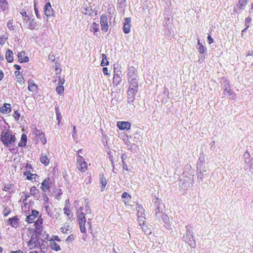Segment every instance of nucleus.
<instances>
[{"instance_id":"1","label":"nucleus","mask_w":253,"mask_h":253,"mask_svg":"<svg viewBox=\"0 0 253 253\" xmlns=\"http://www.w3.org/2000/svg\"><path fill=\"white\" fill-rule=\"evenodd\" d=\"M84 209V207L83 206L80 207L77 211V217L78 222L80 226V228L81 232L85 233L87 228L88 229H91V218H88L87 223H86V218L85 217V214H91V210L89 206L86 205L85 206L84 211L85 213H84L83 211Z\"/></svg>"},{"instance_id":"2","label":"nucleus","mask_w":253,"mask_h":253,"mask_svg":"<svg viewBox=\"0 0 253 253\" xmlns=\"http://www.w3.org/2000/svg\"><path fill=\"white\" fill-rule=\"evenodd\" d=\"M186 232L182 237L183 241L186 244H188L191 248L195 249L196 247V243L194 238L192 227L188 225L186 226Z\"/></svg>"},{"instance_id":"3","label":"nucleus","mask_w":253,"mask_h":253,"mask_svg":"<svg viewBox=\"0 0 253 253\" xmlns=\"http://www.w3.org/2000/svg\"><path fill=\"white\" fill-rule=\"evenodd\" d=\"M15 137L14 135L9 133L8 130L2 132L1 135V140L6 147H11L15 141Z\"/></svg>"},{"instance_id":"4","label":"nucleus","mask_w":253,"mask_h":253,"mask_svg":"<svg viewBox=\"0 0 253 253\" xmlns=\"http://www.w3.org/2000/svg\"><path fill=\"white\" fill-rule=\"evenodd\" d=\"M77 165L78 170L81 172H85L87 169V164L80 155H77Z\"/></svg>"},{"instance_id":"5","label":"nucleus","mask_w":253,"mask_h":253,"mask_svg":"<svg viewBox=\"0 0 253 253\" xmlns=\"http://www.w3.org/2000/svg\"><path fill=\"white\" fill-rule=\"evenodd\" d=\"M246 167L249 169L250 172L253 173V157L251 158L249 153L247 151L244 154Z\"/></svg>"},{"instance_id":"6","label":"nucleus","mask_w":253,"mask_h":253,"mask_svg":"<svg viewBox=\"0 0 253 253\" xmlns=\"http://www.w3.org/2000/svg\"><path fill=\"white\" fill-rule=\"evenodd\" d=\"M248 3V0H239L238 2L234 7V12L240 13L242 10L245 9L246 5Z\"/></svg>"},{"instance_id":"7","label":"nucleus","mask_w":253,"mask_h":253,"mask_svg":"<svg viewBox=\"0 0 253 253\" xmlns=\"http://www.w3.org/2000/svg\"><path fill=\"white\" fill-rule=\"evenodd\" d=\"M223 93L225 94H227L228 97L231 99H235L236 98V95L234 92L231 91L229 83L227 81L225 82V88L223 90Z\"/></svg>"},{"instance_id":"8","label":"nucleus","mask_w":253,"mask_h":253,"mask_svg":"<svg viewBox=\"0 0 253 253\" xmlns=\"http://www.w3.org/2000/svg\"><path fill=\"white\" fill-rule=\"evenodd\" d=\"M160 201L157 199V201L155 203V206L156 207L155 209L156 215L157 217H160L162 216L163 219L167 218V215L164 213H162V210L160 207Z\"/></svg>"},{"instance_id":"9","label":"nucleus","mask_w":253,"mask_h":253,"mask_svg":"<svg viewBox=\"0 0 253 253\" xmlns=\"http://www.w3.org/2000/svg\"><path fill=\"white\" fill-rule=\"evenodd\" d=\"M52 184L50 178L47 177L44 179L41 184V188L44 192L49 191Z\"/></svg>"},{"instance_id":"10","label":"nucleus","mask_w":253,"mask_h":253,"mask_svg":"<svg viewBox=\"0 0 253 253\" xmlns=\"http://www.w3.org/2000/svg\"><path fill=\"white\" fill-rule=\"evenodd\" d=\"M101 30L106 32L108 30V18L106 14H102L100 17Z\"/></svg>"},{"instance_id":"11","label":"nucleus","mask_w":253,"mask_h":253,"mask_svg":"<svg viewBox=\"0 0 253 253\" xmlns=\"http://www.w3.org/2000/svg\"><path fill=\"white\" fill-rule=\"evenodd\" d=\"M40 240H41L38 239L36 236H33L28 242V246L30 249L39 248Z\"/></svg>"},{"instance_id":"12","label":"nucleus","mask_w":253,"mask_h":253,"mask_svg":"<svg viewBox=\"0 0 253 253\" xmlns=\"http://www.w3.org/2000/svg\"><path fill=\"white\" fill-rule=\"evenodd\" d=\"M39 212L36 210H33L31 211V214L27 216L26 221L29 223H33L36 218L39 215Z\"/></svg>"},{"instance_id":"13","label":"nucleus","mask_w":253,"mask_h":253,"mask_svg":"<svg viewBox=\"0 0 253 253\" xmlns=\"http://www.w3.org/2000/svg\"><path fill=\"white\" fill-rule=\"evenodd\" d=\"M131 19L127 17L125 19L123 24V32L125 34H128L130 31Z\"/></svg>"},{"instance_id":"14","label":"nucleus","mask_w":253,"mask_h":253,"mask_svg":"<svg viewBox=\"0 0 253 253\" xmlns=\"http://www.w3.org/2000/svg\"><path fill=\"white\" fill-rule=\"evenodd\" d=\"M131 124L128 122H118L117 126L121 130H128L130 128Z\"/></svg>"},{"instance_id":"15","label":"nucleus","mask_w":253,"mask_h":253,"mask_svg":"<svg viewBox=\"0 0 253 253\" xmlns=\"http://www.w3.org/2000/svg\"><path fill=\"white\" fill-rule=\"evenodd\" d=\"M8 222L12 227L16 228L19 225V219L17 216H15L12 218H9Z\"/></svg>"},{"instance_id":"16","label":"nucleus","mask_w":253,"mask_h":253,"mask_svg":"<svg viewBox=\"0 0 253 253\" xmlns=\"http://www.w3.org/2000/svg\"><path fill=\"white\" fill-rule=\"evenodd\" d=\"M205 156L204 153L202 152L200 154V156L197 161V169L205 168Z\"/></svg>"},{"instance_id":"17","label":"nucleus","mask_w":253,"mask_h":253,"mask_svg":"<svg viewBox=\"0 0 253 253\" xmlns=\"http://www.w3.org/2000/svg\"><path fill=\"white\" fill-rule=\"evenodd\" d=\"M44 13L47 17L53 14V9L50 2L46 3L44 5Z\"/></svg>"},{"instance_id":"18","label":"nucleus","mask_w":253,"mask_h":253,"mask_svg":"<svg viewBox=\"0 0 253 253\" xmlns=\"http://www.w3.org/2000/svg\"><path fill=\"white\" fill-rule=\"evenodd\" d=\"M137 211V217L144 218L145 216V210L143 207L140 205H137L136 207Z\"/></svg>"},{"instance_id":"19","label":"nucleus","mask_w":253,"mask_h":253,"mask_svg":"<svg viewBox=\"0 0 253 253\" xmlns=\"http://www.w3.org/2000/svg\"><path fill=\"white\" fill-rule=\"evenodd\" d=\"M197 172H198V179L202 181L203 178L207 176V174L206 173V170L205 169V168H201L197 169Z\"/></svg>"},{"instance_id":"20","label":"nucleus","mask_w":253,"mask_h":253,"mask_svg":"<svg viewBox=\"0 0 253 253\" xmlns=\"http://www.w3.org/2000/svg\"><path fill=\"white\" fill-rule=\"evenodd\" d=\"M121 72L118 71L117 72H115V74L113 78V84H115L117 85L121 81Z\"/></svg>"},{"instance_id":"21","label":"nucleus","mask_w":253,"mask_h":253,"mask_svg":"<svg viewBox=\"0 0 253 253\" xmlns=\"http://www.w3.org/2000/svg\"><path fill=\"white\" fill-rule=\"evenodd\" d=\"M82 13L84 14L91 16L93 13V11L91 6H84L82 8Z\"/></svg>"},{"instance_id":"22","label":"nucleus","mask_w":253,"mask_h":253,"mask_svg":"<svg viewBox=\"0 0 253 253\" xmlns=\"http://www.w3.org/2000/svg\"><path fill=\"white\" fill-rule=\"evenodd\" d=\"M25 53L24 51H21L18 53V57L19 60L21 63L28 62L29 61V58L28 56L25 55Z\"/></svg>"},{"instance_id":"23","label":"nucleus","mask_w":253,"mask_h":253,"mask_svg":"<svg viewBox=\"0 0 253 253\" xmlns=\"http://www.w3.org/2000/svg\"><path fill=\"white\" fill-rule=\"evenodd\" d=\"M13 53L12 51L8 49L5 53V58L8 62L11 63L13 60Z\"/></svg>"},{"instance_id":"24","label":"nucleus","mask_w":253,"mask_h":253,"mask_svg":"<svg viewBox=\"0 0 253 253\" xmlns=\"http://www.w3.org/2000/svg\"><path fill=\"white\" fill-rule=\"evenodd\" d=\"M99 30V25L93 22L90 27V31L94 33V35L97 36V32Z\"/></svg>"},{"instance_id":"25","label":"nucleus","mask_w":253,"mask_h":253,"mask_svg":"<svg viewBox=\"0 0 253 253\" xmlns=\"http://www.w3.org/2000/svg\"><path fill=\"white\" fill-rule=\"evenodd\" d=\"M64 213L66 214L69 219L72 217L73 214L70 210V206L68 204H66L64 208L63 209Z\"/></svg>"},{"instance_id":"26","label":"nucleus","mask_w":253,"mask_h":253,"mask_svg":"<svg viewBox=\"0 0 253 253\" xmlns=\"http://www.w3.org/2000/svg\"><path fill=\"white\" fill-rule=\"evenodd\" d=\"M0 111L2 113H9L11 111L10 105L5 104L0 109Z\"/></svg>"},{"instance_id":"27","label":"nucleus","mask_w":253,"mask_h":253,"mask_svg":"<svg viewBox=\"0 0 253 253\" xmlns=\"http://www.w3.org/2000/svg\"><path fill=\"white\" fill-rule=\"evenodd\" d=\"M40 161L45 166H47L49 163V160L47 156L43 153L42 154L40 157Z\"/></svg>"},{"instance_id":"28","label":"nucleus","mask_w":253,"mask_h":253,"mask_svg":"<svg viewBox=\"0 0 253 253\" xmlns=\"http://www.w3.org/2000/svg\"><path fill=\"white\" fill-rule=\"evenodd\" d=\"M251 17H252L251 15L250 14V16H249L248 17H247L246 18V20H245V25H246V27L242 31V36L243 35V33L246 32L247 29L250 27V23H251V22L252 21Z\"/></svg>"},{"instance_id":"29","label":"nucleus","mask_w":253,"mask_h":253,"mask_svg":"<svg viewBox=\"0 0 253 253\" xmlns=\"http://www.w3.org/2000/svg\"><path fill=\"white\" fill-rule=\"evenodd\" d=\"M28 89L31 91H34L37 88V85H36L34 82L32 80H30L28 82Z\"/></svg>"},{"instance_id":"30","label":"nucleus","mask_w":253,"mask_h":253,"mask_svg":"<svg viewBox=\"0 0 253 253\" xmlns=\"http://www.w3.org/2000/svg\"><path fill=\"white\" fill-rule=\"evenodd\" d=\"M50 246L51 248L55 251H58L60 250V246L55 243L54 240H50Z\"/></svg>"},{"instance_id":"31","label":"nucleus","mask_w":253,"mask_h":253,"mask_svg":"<svg viewBox=\"0 0 253 253\" xmlns=\"http://www.w3.org/2000/svg\"><path fill=\"white\" fill-rule=\"evenodd\" d=\"M44 207L45 208V210L46 211V212L47 214V215L51 217L52 215V209L50 208V207L49 206L48 203H44Z\"/></svg>"},{"instance_id":"32","label":"nucleus","mask_w":253,"mask_h":253,"mask_svg":"<svg viewBox=\"0 0 253 253\" xmlns=\"http://www.w3.org/2000/svg\"><path fill=\"white\" fill-rule=\"evenodd\" d=\"M43 223V219L42 218L41 215H40L39 218L37 219L35 222L36 228L37 229H40V227H42V224Z\"/></svg>"},{"instance_id":"33","label":"nucleus","mask_w":253,"mask_h":253,"mask_svg":"<svg viewBox=\"0 0 253 253\" xmlns=\"http://www.w3.org/2000/svg\"><path fill=\"white\" fill-rule=\"evenodd\" d=\"M24 175L27 176V178L29 180H36V177H38V175L36 174H33L30 172H24Z\"/></svg>"},{"instance_id":"34","label":"nucleus","mask_w":253,"mask_h":253,"mask_svg":"<svg viewBox=\"0 0 253 253\" xmlns=\"http://www.w3.org/2000/svg\"><path fill=\"white\" fill-rule=\"evenodd\" d=\"M100 183L101 184V191H103L104 188L105 187L107 183V181L106 178L104 177V176H102L100 179Z\"/></svg>"},{"instance_id":"35","label":"nucleus","mask_w":253,"mask_h":253,"mask_svg":"<svg viewBox=\"0 0 253 253\" xmlns=\"http://www.w3.org/2000/svg\"><path fill=\"white\" fill-rule=\"evenodd\" d=\"M28 28L31 30L38 29L37 22L34 19H32L30 22Z\"/></svg>"},{"instance_id":"36","label":"nucleus","mask_w":253,"mask_h":253,"mask_svg":"<svg viewBox=\"0 0 253 253\" xmlns=\"http://www.w3.org/2000/svg\"><path fill=\"white\" fill-rule=\"evenodd\" d=\"M39 193V190L37 189L35 186H33L30 188V194L34 196L35 197H38V194Z\"/></svg>"},{"instance_id":"37","label":"nucleus","mask_w":253,"mask_h":253,"mask_svg":"<svg viewBox=\"0 0 253 253\" xmlns=\"http://www.w3.org/2000/svg\"><path fill=\"white\" fill-rule=\"evenodd\" d=\"M0 6L3 10L8 8V4L5 0H0Z\"/></svg>"},{"instance_id":"38","label":"nucleus","mask_w":253,"mask_h":253,"mask_svg":"<svg viewBox=\"0 0 253 253\" xmlns=\"http://www.w3.org/2000/svg\"><path fill=\"white\" fill-rule=\"evenodd\" d=\"M102 62L101 63V65L102 66L104 67L105 66H106V65H108L109 62L107 60V56H106V55L105 54H102Z\"/></svg>"},{"instance_id":"39","label":"nucleus","mask_w":253,"mask_h":253,"mask_svg":"<svg viewBox=\"0 0 253 253\" xmlns=\"http://www.w3.org/2000/svg\"><path fill=\"white\" fill-rule=\"evenodd\" d=\"M6 26L10 30H14L15 29V25L13 24V21L12 20H8Z\"/></svg>"},{"instance_id":"40","label":"nucleus","mask_w":253,"mask_h":253,"mask_svg":"<svg viewBox=\"0 0 253 253\" xmlns=\"http://www.w3.org/2000/svg\"><path fill=\"white\" fill-rule=\"evenodd\" d=\"M56 119L58 122V125H59L61 120V119H62V115L58 109V108H56Z\"/></svg>"},{"instance_id":"41","label":"nucleus","mask_w":253,"mask_h":253,"mask_svg":"<svg viewBox=\"0 0 253 253\" xmlns=\"http://www.w3.org/2000/svg\"><path fill=\"white\" fill-rule=\"evenodd\" d=\"M47 242L41 239L40 241V245H39V247L42 251V250H45V246Z\"/></svg>"},{"instance_id":"42","label":"nucleus","mask_w":253,"mask_h":253,"mask_svg":"<svg viewBox=\"0 0 253 253\" xmlns=\"http://www.w3.org/2000/svg\"><path fill=\"white\" fill-rule=\"evenodd\" d=\"M136 70L134 67L131 66L128 68V76L136 74Z\"/></svg>"},{"instance_id":"43","label":"nucleus","mask_w":253,"mask_h":253,"mask_svg":"<svg viewBox=\"0 0 253 253\" xmlns=\"http://www.w3.org/2000/svg\"><path fill=\"white\" fill-rule=\"evenodd\" d=\"M64 90V87L63 86H58L56 88V91L59 95H61Z\"/></svg>"},{"instance_id":"44","label":"nucleus","mask_w":253,"mask_h":253,"mask_svg":"<svg viewBox=\"0 0 253 253\" xmlns=\"http://www.w3.org/2000/svg\"><path fill=\"white\" fill-rule=\"evenodd\" d=\"M137 92V91L134 90V89H128L127 92L128 96L135 97V96Z\"/></svg>"},{"instance_id":"45","label":"nucleus","mask_w":253,"mask_h":253,"mask_svg":"<svg viewBox=\"0 0 253 253\" xmlns=\"http://www.w3.org/2000/svg\"><path fill=\"white\" fill-rule=\"evenodd\" d=\"M39 134H40V137L41 142L43 144H45V143L46 142V139L45 134L43 133H42V132H41V133H40Z\"/></svg>"},{"instance_id":"46","label":"nucleus","mask_w":253,"mask_h":253,"mask_svg":"<svg viewBox=\"0 0 253 253\" xmlns=\"http://www.w3.org/2000/svg\"><path fill=\"white\" fill-rule=\"evenodd\" d=\"M145 218H142V217H138V221L139 223V226L141 227V228H143V226L144 225V219ZM144 230V229H143Z\"/></svg>"},{"instance_id":"47","label":"nucleus","mask_w":253,"mask_h":253,"mask_svg":"<svg viewBox=\"0 0 253 253\" xmlns=\"http://www.w3.org/2000/svg\"><path fill=\"white\" fill-rule=\"evenodd\" d=\"M122 198L124 199L125 202L126 203L128 198L129 199H130L131 196L128 194L126 192H124L122 194Z\"/></svg>"},{"instance_id":"48","label":"nucleus","mask_w":253,"mask_h":253,"mask_svg":"<svg viewBox=\"0 0 253 253\" xmlns=\"http://www.w3.org/2000/svg\"><path fill=\"white\" fill-rule=\"evenodd\" d=\"M126 0H118V4L120 7H124L126 5Z\"/></svg>"},{"instance_id":"49","label":"nucleus","mask_w":253,"mask_h":253,"mask_svg":"<svg viewBox=\"0 0 253 253\" xmlns=\"http://www.w3.org/2000/svg\"><path fill=\"white\" fill-rule=\"evenodd\" d=\"M58 86H63V84L65 83V79L63 78H62L61 77H58Z\"/></svg>"},{"instance_id":"50","label":"nucleus","mask_w":253,"mask_h":253,"mask_svg":"<svg viewBox=\"0 0 253 253\" xmlns=\"http://www.w3.org/2000/svg\"><path fill=\"white\" fill-rule=\"evenodd\" d=\"M138 84H129V87H128V89H134V90H135L136 91H138Z\"/></svg>"},{"instance_id":"51","label":"nucleus","mask_w":253,"mask_h":253,"mask_svg":"<svg viewBox=\"0 0 253 253\" xmlns=\"http://www.w3.org/2000/svg\"><path fill=\"white\" fill-rule=\"evenodd\" d=\"M205 49L206 48L204 45H203L202 44H200V46L199 47L198 49V51L200 53H204Z\"/></svg>"},{"instance_id":"52","label":"nucleus","mask_w":253,"mask_h":253,"mask_svg":"<svg viewBox=\"0 0 253 253\" xmlns=\"http://www.w3.org/2000/svg\"><path fill=\"white\" fill-rule=\"evenodd\" d=\"M6 38L4 35L0 36V44L3 45L4 44L5 42Z\"/></svg>"},{"instance_id":"53","label":"nucleus","mask_w":253,"mask_h":253,"mask_svg":"<svg viewBox=\"0 0 253 253\" xmlns=\"http://www.w3.org/2000/svg\"><path fill=\"white\" fill-rule=\"evenodd\" d=\"M20 117V114L17 111L14 112V114H13V117L15 118V119L17 121H18Z\"/></svg>"},{"instance_id":"54","label":"nucleus","mask_w":253,"mask_h":253,"mask_svg":"<svg viewBox=\"0 0 253 253\" xmlns=\"http://www.w3.org/2000/svg\"><path fill=\"white\" fill-rule=\"evenodd\" d=\"M128 82L129 84H138V80L137 78L131 79L128 80Z\"/></svg>"},{"instance_id":"55","label":"nucleus","mask_w":253,"mask_h":253,"mask_svg":"<svg viewBox=\"0 0 253 253\" xmlns=\"http://www.w3.org/2000/svg\"><path fill=\"white\" fill-rule=\"evenodd\" d=\"M27 139V135L25 134H23L21 136V141H23V142L26 143Z\"/></svg>"},{"instance_id":"56","label":"nucleus","mask_w":253,"mask_h":253,"mask_svg":"<svg viewBox=\"0 0 253 253\" xmlns=\"http://www.w3.org/2000/svg\"><path fill=\"white\" fill-rule=\"evenodd\" d=\"M10 212V211L9 209H7V208H5V209L3 211L4 215L5 216H7L9 214Z\"/></svg>"},{"instance_id":"57","label":"nucleus","mask_w":253,"mask_h":253,"mask_svg":"<svg viewBox=\"0 0 253 253\" xmlns=\"http://www.w3.org/2000/svg\"><path fill=\"white\" fill-rule=\"evenodd\" d=\"M60 230L61 231L64 233H68V231H69V230L66 227H62Z\"/></svg>"},{"instance_id":"58","label":"nucleus","mask_w":253,"mask_h":253,"mask_svg":"<svg viewBox=\"0 0 253 253\" xmlns=\"http://www.w3.org/2000/svg\"><path fill=\"white\" fill-rule=\"evenodd\" d=\"M134 97H132V96H128V97H127V102L128 103H131L132 102H133L134 99Z\"/></svg>"},{"instance_id":"59","label":"nucleus","mask_w":253,"mask_h":253,"mask_svg":"<svg viewBox=\"0 0 253 253\" xmlns=\"http://www.w3.org/2000/svg\"><path fill=\"white\" fill-rule=\"evenodd\" d=\"M102 71L105 75H109V73L108 72V68L107 67H103L102 69Z\"/></svg>"},{"instance_id":"60","label":"nucleus","mask_w":253,"mask_h":253,"mask_svg":"<svg viewBox=\"0 0 253 253\" xmlns=\"http://www.w3.org/2000/svg\"><path fill=\"white\" fill-rule=\"evenodd\" d=\"M208 40L209 44H211L213 42V40L210 35L208 37Z\"/></svg>"},{"instance_id":"61","label":"nucleus","mask_w":253,"mask_h":253,"mask_svg":"<svg viewBox=\"0 0 253 253\" xmlns=\"http://www.w3.org/2000/svg\"><path fill=\"white\" fill-rule=\"evenodd\" d=\"M135 78H137V76L136 74H134L133 75H131V76H128V80H131V79H135Z\"/></svg>"},{"instance_id":"62","label":"nucleus","mask_w":253,"mask_h":253,"mask_svg":"<svg viewBox=\"0 0 253 253\" xmlns=\"http://www.w3.org/2000/svg\"><path fill=\"white\" fill-rule=\"evenodd\" d=\"M26 145V142H23V141H20V142L18 143V146L19 147H25Z\"/></svg>"},{"instance_id":"63","label":"nucleus","mask_w":253,"mask_h":253,"mask_svg":"<svg viewBox=\"0 0 253 253\" xmlns=\"http://www.w3.org/2000/svg\"><path fill=\"white\" fill-rule=\"evenodd\" d=\"M43 201H44V203H48V197L45 194H44V195L43 196Z\"/></svg>"},{"instance_id":"64","label":"nucleus","mask_w":253,"mask_h":253,"mask_svg":"<svg viewBox=\"0 0 253 253\" xmlns=\"http://www.w3.org/2000/svg\"><path fill=\"white\" fill-rule=\"evenodd\" d=\"M249 14L251 15V16H253V3L252 4V7H251V9L249 11Z\"/></svg>"}]
</instances>
